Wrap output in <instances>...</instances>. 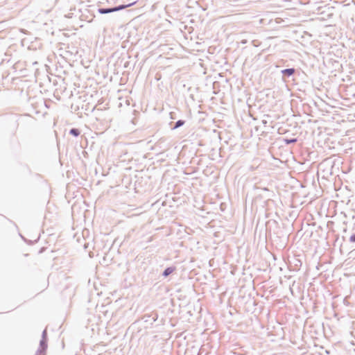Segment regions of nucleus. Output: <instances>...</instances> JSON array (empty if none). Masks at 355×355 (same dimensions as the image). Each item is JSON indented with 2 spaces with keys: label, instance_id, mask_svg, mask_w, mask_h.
Masks as SVG:
<instances>
[{
  "label": "nucleus",
  "instance_id": "20e7f679",
  "mask_svg": "<svg viewBox=\"0 0 355 355\" xmlns=\"http://www.w3.org/2000/svg\"><path fill=\"white\" fill-rule=\"evenodd\" d=\"M70 133L75 137H77L80 135V131L78 129L73 128L70 130Z\"/></svg>",
  "mask_w": 355,
  "mask_h": 355
},
{
  "label": "nucleus",
  "instance_id": "39448f33",
  "mask_svg": "<svg viewBox=\"0 0 355 355\" xmlns=\"http://www.w3.org/2000/svg\"><path fill=\"white\" fill-rule=\"evenodd\" d=\"M184 123V121H182V120H179L176 122V124H175V128H177L178 127H180L181 125H182Z\"/></svg>",
  "mask_w": 355,
  "mask_h": 355
},
{
  "label": "nucleus",
  "instance_id": "7ed1b4c3",
  "mask_svg": "<svg viewBox=\"0 0 355 355\" xmlns=\"http://www.w3.org/2000/svg\"><path fill=\"white\" fill-rule=\"evenodd\" d=\"M175 270V268H167L164 271V273L163 275L166 277L168 275H169L170 274H171L173 271Z\"/></svg>",
  "mask_w": 355,
  "mask_h": 355
},
{
  "label": "nucleus",
  "instance_id": "f03ea898",
  "mask_svg": "<svg viewBox=\"0 0 355 355\" xmlns=\"http://www.w3.org/2000/svg\"><path fill=\"white\" fill-rule=\"evenodd\" d=\"M282 73L284 74H286L287 76H291L295 73L294 69H287L282 71Z\"/></svg>",
  "mask_w": 355,
  "mask_h": 355
},
{
  "label": "nucleus",
  "instance_id": "f257e3e1",
  "mask_svg": "<svg viewBox=\"0 0 355 355\" xmlns=\"http://www.w3.org/2000/svg\"><path fill=\"white\" fill-rule=\"evenodd\" d=\"M135 3H130L128 5H126V6H120L119 7H116V8H109V9H105V8H101L98 10V12L101 14H106V13H110V12H115V11H118V10H122V9H124L128 6H130L133 4H135Z\"/></svg>",
  "mask_w": 355,
  "mask_h": 355
},
{
  "label": "nucleus",
  "instance_id": "423d86ee",
  "mask_svg": "<svg viewBox=\"0 0 355 355\" xmlns=\"http://www.w3.org/2000/svg\"><path fill=\"white\" fill-rule=\"evenodd\" d=\"M349 241H350L351 242H353V243H354V242H355V234H352V235L350 236V238H349Z\"/></svg>",
  "mask_w": 355,
  "mask_h": 355
},
{
  "label": "nucleus",
  "instance_id": "0eeeda50",
  "mask_svg": "<svg viewBox=\"0 0 355 355\" xmlns=\"http://www.w3.org/2000/svg\"><path fill=\"white\" fill-rule=\"evenodd\" d=\"M37 355H45V354H44V351L41 350V351L39 352L38 354H37Z\"/></svg>",
  "mask_w": 355,
  "mask_h": 355
}]
</instances>
